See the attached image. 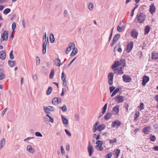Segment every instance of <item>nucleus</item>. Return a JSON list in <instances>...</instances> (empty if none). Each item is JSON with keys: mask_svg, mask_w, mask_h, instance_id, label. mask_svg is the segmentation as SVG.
Returning <instances> with one entry per match:
<instances>
[{"mask_svg": "<svg viewBox=\"0 0 158 158\" xmlns=\"http://www.w3.org/2000/svg\"><path fill=\"white\" fill-rule=\"evenodd\" d=\"M97 145L96 146V148L98 150L102 151L103 149V148L102 146L103 144V142L102 141L98 140L96 142Z\"/></svg>", "mask_w": 158, "mask_h": 158, "instance_id": "1", "label": "nucleus"}, {"mask_svg": "<svg viewBox=\"0 0 158 158\" xmlns=\"http://www.w3.org/2000/svg\"><path fill=\"white\" fill-rule=\"evenodd\" d=\"M114 76V74L112 72H110L108 74V83L110 85H112L113 84Z\"/></svg>", "mask_w": 158, "mask_h": 158, "instance_id": "2", "label": "nucleus"}, {"mask_svg": "<svg viewBox=\"0 0 158 158\" xmlns=\"http://www.w3.org/2000/svg\"><path fill=\"white\" fill-rule=\"evenodd\" d=\"M44 109L45 112L47 114L50 113L51 111H55V108L54 107L49 106L46 107H44Z\"/></svg>", "mask_w": 158, "mask_h": 158, "instance_id": "3", "label": "nucleus"}, {"mask_svg": "<svg viewBox=\"0 0 158 158\" xmlns=\"http://www.w3.org/2000/svg\"><path fill=\"white\" fill-rule=\"evenodd\" d=\"M124 100V98L122 96L120 95H118L115 98V102L117 103H121L123 102Z\"/></svg>", "mask_w": 158, "mask_h": 158, "instance_id": "4", "label": "nucleus"}, {"mask_svg": "<svg viewBox=\"0 0 158 158\" xmlns=\"http://www.w3.org/2000/svg\"><path fill=\"white\" fill-rule=\"evenodd\" d=\"M61 101V98H58L57 97H55L52 100V103L55 105H57L60 103Z\"/></svg>", "mask_w": 158, "mask_h": 158, "instance_id": "5", "label": "nucleus"}, {"mask_svg": "<svg viewBox=\"0 0 158 158\" xmlns=\"http://www.w3.org/2000/svg\"><path fill=\"white\" fill-rule=\"evenodd\" d=\"M138 32L137 30L135 29H133L132 30L131 32V35L132 38L135 39L137 38L138 35Z\"/></svg>", "mask_w": 158, "mask_h": 158, "instance_id": "6", "label": "nucleus"}, {"mask_svg": "<svg viewBox=\"0 0 158 158\" xmlns=\"http://www.w3.org/2000/svg\"><path fill=\"white\" fill-rule=\"evenodd\" d=\"M8 36V31H6L2 34L1 38L3 40L6 41L7 40Z\"/></svg>", "mask_w": 158, "mask_h": 158, "instance_id": "7", "label": "nucleus"}, {"mask_svg": "<svg viewBox=\"0 0 158 158\" xmlns=\"http://www.w3.org/2000/svg\"><path fill=\"white\" fill-rule=\"evenodd\" d=\"M75 45L73 43H70L69 45V47L67 48V49L65 51V53L66 54H68L69 52H70L72 50V48L73 47V48H75Z\"/></svg>", "mask_w": 158, "mask_h": 158, "instance_id": "8", "label": "nucleus"}, {"mask_svg": "<svg viewBox=\"0 0 158 158\" xmlns=\"http://www.w3.org/2000/svg\"><path fill=\"white\" fill-rule=\"evenodd\" d=\"M122 77L123 79V81L126 83L130 82L131 80V77L128 75H123Z\"/></svg>", "mask_w": 158, "mask_h": 158, "instance_id": "9", "label": "nucleus"}, {"mask_svg": "<svg viewBox=\"0 0 158 158\" xmlns=\"http://www.w3.org/2000/svg\"><path fill=\"white\" fill-rule=\"evenodd\" d=\"M123 67H121L118 68H117L116 69H114V73H116L118 74H123L124 73L123 71L122 70Z\"/></svg>", "mask_w": 158, "mask_h": 158, "instance_id": "10", "label": "nucleus"}, {"mask_svg": "<svg viewBox=\"0 0 158 158\" xmlns=\"http://www.w3.org/2000/svg\"><path fill=\"white\" fill-rule=\"evenodd\" d=\"M119 107L118 105H116L113 108L112 111V112L115 115L118 114L119 112Z\"/></svg>", "mask_w": 158, "mask_h": 158, "instance_id": "11", "label": "nucleus"}, {"mask_svg": "<svg viewBox=\"0 0 158 158\" xmlns=\"http://www.w3.org/2000/svg\"><path fill=\"white\" fill-rule=\"evenodd\" d=\"M149 78L147 76L144 75L143 79L142 84L143 85L145 86L146 83L149 81Z\"/></svg>", "mask_w": 158, "mask_h": 158, "instance_id": "12", "label": "nucleus"}, {"mask_svg": "<svg viewBox=\"0 0 158 158\" xmlns=\"http://www.w3.org/2000/svg\"><path fill=\"white\" fill-rule=\"evenodd\" d=\"M113 127H116L118 128L121 125V123L118 120L115 121H113L112 123Z\"/></svg>", "mask_w": 158, "mask_h": 158, "instance_id": "13", "label": "nucleus"}, {"mask_svg": "<svg viewBox=\"0 0 158 158\" xmlns=\"http://www.w3.org/2000/svg\"><path fill=\"white\" fill-rule=\"evenodd\" d=\"M133 47V42H130L128 43L127 48V52H129Z\"/></svg>", "mask_w": 158, "mask_h": 158, "instance_id": "14", "label": "nucleus"}, {"mask_svg": "<svg viewBox=\"0 0 158 158\" xmlns=\"http://www.w3.org/2000/svg\"><path fill=\"white\" fill-rule=\"evenodd\" d=\"M6 58V53L5 50H2L0 52V58L4 60Z\"/></svg>", "mask_w": 158, "mask_h": 158, "instance_id": "15", "label": "nucleus"}, {"mask_svg": "<svg viewBox=\"0 0 158 158\" xmlns=\"http://www.w3.org/2000/svg\"><path fill=\"white\" fill-rule=\"evenodd\" d=\"M88 151L89 156H91L94 152V149L92 146H88L87 148Z\"/></svg>", "mask_w": 158, "mask_h": 158, "instance_id": "16", "label": "nucleus"}, {"mask_svg": "<svg viewBox=\"0 0 158 158\" xmlns=\"http://www.w3.org/2000/svg\"><path fill=\"white\" fill-rule=\"evenodd\" d=\"M61 117L63 124L65 126H67L68 125V119L67 118H65L64 116L63 115H61Z\"/></svg>", "mask_w": 158, "mask_h": 158, "instance_id": "17", "label": "nucleus"}, {"mask_svg": "<svg viewBox=\"0 0 158 158\" xmlns=\"http://www.w3.org/2000/svg\"><path fill=\"white\" fill-rule=\"evenodd\" d=\"M151 130V127L148 126L145 127L143 129V132L145 134H148Z\"/></svg>", "mask_w": 158, "mask_h": 158, "instance_id": "18", "label": "nucleus"}, {"mask_svg": "<svg viewBox=\"0 0 158 158\" xmlns=\"http://www.w3.org/2000/svg\"><path fill=\"white\" fill-rule=\"evenodd\" d=\"M118 61H117L114 62L113 64L111 66V68L113 70L116 69L119 66Z\"/></svg>", "mask_w": 158, "mask_h": 158, "instance_id": "19", "label": "nucleus"}, {"mask_svg": "<svg viewBox=\"0 0 158 158\" xmlns=\"http://www.w3.org/2000/svg\"><path fill=\"white\" fill-rule=\"evenodd\" d=\"M144 20V17L143 13L139 15V23H142Z\"/></svg>", "mask_w": 158, "mask_h": 158, "instance_id": "20", "label": "nucleus"}, {"mask_svg": "<svg viewBox=\"0 0 158 158\" xmlns=\"http://www.w3.org/2000/svg\"><path fill=\"white\" fill-rule=\"evenodd\" d=\"M27 151L31 153H33L35 152L34 149L30 145H28L27 148Z\"/></svg>", "mask_w": 158, "mask_h": 158, "instance_id": "21", "label": "nucleus"}, {"mask_svg": "<svg viewBox=\"0 0 158 158\" xmlns=\"http://www.w3.org/2000/svg\"><path fill=\"white\" fill-rule=\"evenodd\" d=\"M156 8L153 4H151L150 6L149 11L153 14L155 11Z\"/></svg>", "mask_w": 158, "mask_h": 158, "instance_id": "22", "label": "nucleus"}, {"mask_svg": "<svg viewBox=\"0 0 158 158\" xmlns=\"http://www.w3.org/2000/svg\"><path fill=\"white\" fill-rule=\"evenodd\" d=\"M126 60L125 59H121L119 61H118L119 63V65H122L123 68L124 66H125Z\"/></svg>", "mask_w": 158, "mask_h": 158, "instance_id": "23", "label": "nucleus"}, {"mask_svg": "<svg viewBox=\"0 0 158 158\" xmlns=\"http://www.w3.org/2000/svg\"><path fill=\"white\" fill-rule=\"evenodd\" d=\"M106 127V126L104 124H102L98 126L97 127L98 131H101L104 130Z\"/></svg>", "mask_w": 158, "mask_h": 158, "instance_id": "24", "label": "nucleus"}, {"mask_svg": "<svg viewBox=\"0 0 158 158\" xmlns=\"http://www.w3.org/2000/svg\"><path fill=\"white\" fill-rule=\"evenodd\" d=\"M77 48H74L73 50L70 54V56H73L77 53Z\"/></svg>", "mask_w": 158, "mask_h": 158, "instance_id": "25", "label": "nucleus"}, {"mask_svg": "<svg viewBox=\"0 0 158 158\" xmlns=\"http://www.w3.org/2000/svg\"><path fill=\"white\" fill-rule=\"evenodd\" d=\"M120 150L118 149H117L116 150H114V153L113 154L116 156H115V155L114 156L115 158H118L119 155L120 153Z\"/></svg>", "mask_w": 158, "mask_h": 158, "instance_id": "26", "label": "nucleus"}, {"mask_svg": "<svg viewBox=\"0 0 158 158\" xmlns=\"http://www.w3.org/2000/svg\"><path fill=\"white\" fill-rule=\"evenodd\" d=\"M54 62L56 66L60 67L61 64V61L60 59L59 58H56Z\"/></svg>", "mask_w": 158, "mask_h": 158, "instance_id": "27", "label": "nucleus"}, {"mask_svg": "<svg viewBox=\"0 0 158 158\" xmlns=\"http://www.w3.org/2000/svg\"><path fill=\"white\" fill-rule=\"evenodd\" d=\"M150 30V27L148 25L145 27L144 29V34L146 35L148 33Z\"/></svg>", "mask_w": 158, "mask_h": 158, "instance_id": "28", "label": "nucleus"}, {"mask_svg": "<svg viewBox=\"0 0 158 158\" xmlns=\"http://www.w3.org/2000/svg\"><path fill=\"white\" fill-rule=\"evenodd\" d=\"M8 64L10 67H13L15 65L16 61L15 60L11 61L10 60H9L8 61Z\"/></svg>", "mask_w": 158, "mask_h": 158, "instance_id": "29", "label": "nucleus"}, {"mask_svg": "<svg viewBox=\"0 0 158 158\" xmlns=\"http://www.w3.org/2000/svg\"><path fill=\"white\" fill-rule=\"evenodd\" d=\"M48 44H45L44 43H43V50H42V53L43 54H44L46 52V47L47 45Z\"/></svg>", "mask_w": 158, "mask_h": 158, "instance_id": "30", "label": "nucleus"}, {"mask_svg": "<svg viewBox=\"0 0 158 158\" xmlns=\"http://www.w3.org/2000/svg\"><path fill=\"white\" fill-rule=\"evenodd\" d=\"M112 114L109 112H107L106 115L105 116V120H108L110 119V118L112 116Z\"/></svg>", "mask_w": 158, "mask_h": 158, "instance_id": "31", "label": "nucleus"}, {"mask_svg": "<svg viewBox=\"0 0 158 158\" xmlns=\"http://www.w3.org/2000/svg\"><path fill=\"white\" fill-rule=\"evenodd\" d=\"M152 59L156 60L158 59V53H152Z\"/></svg>", "mask_w": 158, "mask_h": 158, "instance_id": "32", "label": "nucleus"}, {"mask_svg": "<svg viewBox=\"0 0 158 158\" xmlns=\"http://www.w3.org/2000/svg\"><path fill=\"white\" fill-rule=\"evenodd\" d=\"M138 7V5L137 4V3L135 4V6L134 8L132 10L131 12V16L132 17L133 16L134 14V11L135 10L137 9Z\"/></svg>", "mask_w": 158, "mask_h": 158, "instance_id": "33", "label": "nucleus"}, {"mask_svg": "<svg viewBox=\"0 0 158 158\" xmlns=\"http://www.w3.org/2000/svg\"><path fill=\"white\" fill-rule=\"evenodd\" d=\"M107 103H106L105 104L104 106L103 107L102 109V113L103 114H104L106 111V110L107 107Z\"/></svg>", "mask_w": 158, "mask_h": 158, "instance_id": "34", "label": "nucleus"}, {"mask_svg": "<svg viewBox=\"0 0 158 158\" xmlns=\"http://www.w3.org/2000/svg\"><path fill=\"white\" fill-rule=\"evenodd\" d=\"M119 90V88H117L113 91L111 95V97H113L114 95H115L118 92Z\"/></svg>", "mask_w": 158, "mask_h": 158, "instance_id": "35", "label": "nucleus"}, {"mask_svg": "<svg viewBox=\"0 0 158 158\" xmlns=\"http://www.w3.org/2000/svg\"><path fill=\"white\" fill-rule=\"evenodd\" d=\"M52 88L51 87H49L48 88V89L46 92V94L47 95H49L51 94L52 91Z\"/></svg>", "mask_w": 158, "mask_h": 158, "instance_id": "36", "label": "nucleus"}, {"mask_svg": "<svg viewBox=\"0 0 158 158\" xmlns=\"http://www.w3.org/2000/svg\"><path fill=\"white\" fill-rule=\"evenodd\" d=\"M120 36V34H116L114 35L113 39L117 42Z\"/></svg>", "mask_w": 158, "mask_h": 158, "instance_id": "37", "label": "nucleus"}, {"mask_svg": "<svg viewBox=\"0 0 158 158\" xmlns=\"http://www.w3.org/2000/svg\"><path fill=\"white\" fill-rule=\"evenodd\" d=\"M59 108L61 109L64 112H65L67 110L66 106L65 105H63L62 107L59 106Z\"/></svg>", "mask_w": 158, "mask_h": 158, "instance_id": "38", "label": "nucleus"}, {"mask_svg": "<svg viewBox=\"0 0 158 158\" xmlns=\"http://www.w3.org/2000/svg\"><path fill=\"white\" fill-rule=\"evenodd\" d=\"M11 11L10 9L7 8L5 10L3 11V13L5 15H7Z\"/></svg>", "mask_w": 158, "mask_h": 158, "instance_id": "39", "label": "nucleus"}, {"mask_svg": "<svg viewBox=\"0 0 158 158\" xmlns=\"http://www.w3.org/2000/svg\"><path fill=\"white\" fill-rule=\"evenodd\" d=\"M54 70L53 69L51 71V72L50 73L49 78L50 79H52L53 78L54 75Z\"/></svg>", "mask_w": 158, "mask_h": 158, "instance_id": "40", "label": "nucleus"}, {"mask_svg": "<svg viewBox=\"0 0 158 158\" xmlns=\"http://www.w3.org/2000/svg\"><path fill=\"white\" fill-rule=\"evenodd\" d=\"M88 8L90 10H92L93 9L94 5L92 2H89L88 6Z\"/></svg>", "mask_w": 158, "mask_h": 158, "instance_id": "41", "label": "nucleus"}, {"mask_svg": "<svg viewBox=\"0 0 158 158\" xmlns=\"http://www.w3.org/2000/svg\"><path fill=\"white\" fill-rule=\"evenodd\" d=\"M150 139L151 141L154 142L156 140V138L155 136L154 135H151L150 136Z\"/></svg>", "mask_w": 158, "mask_h": 158, "instance_id": "42", "label": "nucleus"}, {"mask_svg": "<svg viewBox=\"0 0 158 158\" xmlns=\"http://www.w3.org/2000/svg\"><path fill=\"white\" fill-rule=\"evenodd\" d=\"M66 78V75L64 74V72H63L61 74V80L62 81H64Z\"/></svg>", "mask_w": 158, "mask_h": 158, "instance_id": "43", "label": "nucleus"}, {"mask_svg": "<svg viewBox=\"0 0 158 158\" xmlns=\"http://www.w3.org/2000/svg\"><path fill=\"white\" fill-rule=\"evenodd\" d=\"M43 43H44L46 44H48L49 42L48 40V38H47V40L46 38H43Z\"/></svg>", "mask_w": 158, "mask_h": 158, "instance_id": "44", "label": "nucleus"}, {"mask_svg": "<svg viewBox=\"0 0 158 158\" xmlns=\"http://www.w3.org/2000/svg\"><path fill=\"white\" fill-rule=\"evenodd\" d=\"M139 108H140L139 110H141L144 109V105L143 102H141Z\"/></svg>", "mask_w": 158, "mask_h": 158, "instance_id": "45", "label": "nucleus"}, {"mask_svg": "<svg viewBox=\"0 0 158 158\" xmlns=\"http://www.w3.org/2000/svg\"><path fill=\"white\" fill-rule=\"evenodd\" d=\"M5 143V140L4 138L2 139L0 141V145L4 146Z\"/></svg>", "mask_w": 158, "mask_h": 158, "instance_id": "46", "label": "nucleus"}, {"mask_svg": "<svg viewBox=\"0 0 158 158\" xmlns=\"http://www.w3.org/2000/svg\"><path fill=\"white\" fill-rule=\"evenodd\" d=\"M46 116L47 117H49V121L51 122L52 123H53L54 122V119L53 118H52L50 115L48 114H46Z\"/></svg>", "mask_w": 158, "mask_h": 158, "instance_id": "47", "label": "nucleus"}, {"mask_svg": "<svg viewBox=\"0 0 158 158\" xmlns=\"http://www.w3.org/2000/svg\"><path fill=\"white\" fill-rule=\"evenodd\" d=\"M5 77V75L2 73H0V80H3Z\"/></svg>", "mask_w": 158, "mask_h": 158, "instance_id": "48", "label": "nucleus"}, {"mask_svg": "<svg viewBox=\"0 0 158 158\" xmlns=\"http://www.w3.org/2000/svg\"><path fill=\"white\" fill-rule=\"evenodd\" d=\"M117 30L118 32H121L123 30V28L122 26L120 27L119 26L117 27Z\"/></svg>", "mask_w": 158, "mask_h": 158, "instance_id": "49", "label": "nucleus"}, {"mask_svg": "<svg viewBox=\"0 0 158 158\" xmlns=\"http://www.w3.org/2000/svg\"><path fill=\"white\" fill-rule=\"evenodd\" d=\"M10 58L11 59H13L14 58V56L13 54V50H12L10 52L9 54Z\"/></svg>", "mask_w": 158, "mask_h": 158, "instance_id": "50", "label": "nucleus"}, {"mask_svg": "<svg viewBox=\"0 0 158 158\" xmlns=\"http://www.w3.org/2000/svg\"><path fill=\"white\" fill-rule=\"evenodd\" d=\"M35 135L37 137H42V134L39 132H36L35 133Z\"/></svg>", "mask_w": 158, "mask_h": 158, "instance_id": "51", "label": "nucleus"}, {"mask_svg": "<svg viewBox=\"0 0 158 158\" xmlns=\"http://www.w3.org/2000/svg\"><path fill=\"white\" fill-rule=\"evenodd\" d=\"M16 26V23H13L12 25V28L13 30V33H14V30L15 29Z\"/></svg>", "mask_w": 158, "mask_h": 158, "instance_id": "52", "label": "nucleus"}, {"mask_svg": "<svg viewBox=\"0 0 158 158\" xmlns=\"http://www.w3.org/2000/svg\"><path fill=\"white\" fill-rule=\"evenodd\" d=\"M109 141H110V144H111L113 143L114 142L116 143L117 142V140L116 138H115V139H112V140L110 139V140H109Z\"/></svg>", "mask_w": 158, "mask_h": 158, "instance_id": "53", "label": "nucleus"}, {"mask_svg": "<svg viewBox=\"0 0 158 158\" xmlns=\"http://www.w3.org/2000/svg\"><path fill=\"white\" fill-rule=\"evenodd\" d=\"M36 65H38L40 63V59L39 57L37 56L36 57Z\"/></svg>", "mask_w": 158, "mask_h": 158, "instance_id": "54", "label": "nucleus"}, {"mask_svg": "<svg viewBox=\"0 0 158 158\" xmlns=\"http://www.w3.org/2000/svg\"><path fill=\"white\" fill-rule=\"evenodd\" d=\"M115 89V87L114 86H110L109 88L110 92L112 93Z\"/></svg>", "mask_w": 158, "mask_h": 158, "instance_id": "55", "label": "nucleus"}, {"mask_svg": "<svg viewBox=\"0 0 158 158\" xmlns=\"http://www.w3.org/2000/svg\"><path fill=\"white\" fill-rule=\"evenodd\" d=\"M65 131L66 133V134L69 136H71V134L70 132L69 131L66 129L65 130Z\"/></svg>", "mask_w": 158, "mask_h": 158, "instance_id": "56", "label": "nucleus"}, {"mask_svg": "<svg viewBox=\"0 0 158 158\" xmlns=\"http://www.w3.org/2000/svg\"><path fill=\"white\" fill-rule=\"evenodd\" d=\"M50 41L51 43H53L55 42V39L54 36L50 37Z\"/></svg>", "mask_w": 158, "mask_h": 158, "instance_id": "57", "label": "nucleus"}, {"mask_svg": "<svg viewBox=\"0 0 158 158\" xmlns=\"http://www.w3.org/2000/svg\"><path fill=\"white\" fill-rule=\"evenodd\" d=\"M32 78L34 81H36L37 79V76L35 74H34L32 75Z\"/></svg>", "mask_w": 158, "mask_h": 158, "instance_id": "58", "label": "nucleus"}, {"mask_svg": "<svg viewBox=\"0 0 158 158\" xmlns=\"http://www.w3.org/2000/svg\"><path fill=\"white\" fill-rule=\"evenodd\" d=\"M63 90L64 92H66L68 90V87L67 86H64V88L62 89V90Z\"/></svg>", "mask_w": 158, "mask_h": 158, "instance_id": "59", "label": "nucleus"}, {"mask_svg": "<svg viewBox=\"0 0 158 158\" xmlns=\"http://www.w3.org/2000/svg\"><path fill=\"white\" fill-rule=\"evenodd\" d=\"M61 153L62 155H64L65 153V152L64 150V149L63 147V146H61Z\"/></svg>", "mask_w": 158, "mask_h": 158, "instance_id": "60", "label": "nucleus"}, {"mask_svg": "<svg viewBox=\"0 0 158 158\" xmlns=\"http://www.w3.org/2000/svg\"><path fill=\"white\" fill-rule=\"evenodd\" d=\"M76 58H77L76 57H75L70 62V63L68 65V67H69L71 65V64H72V63L74 62V61L76 59Z\"/></svg>", "mask_w": 158, "mask_h": 158, "instance_id": "61", "label": "nucleus"}, {"mask_svg": "<svg viewBox=\"0 0 158 158\" xmlns=\"http://www.w3.org/2000/svg\"><path fill=\"white\" fill-rule=\"evenodd\" d=\"M138 21V13L137 14L136 18L134 20V22H135L137 23Z\"/></svg>", "mask_w": 158, "mask_h": 158, "instance_id": "62", "label": "nucleus"}, {"mask_svg": "<svg viewBox=\"0 0 158 158\" xmlns=\"http://www.w3.org/2000/svg\"><path fill=\"white\" fill-rule=\"evenodd\" d=\"M112 156V153L111 152L110 153L107 154L106 155V158H111Z\"/></svg>", "mask_w": 158, "mask_h": 158, "instance_id": "63", "label": "nucleus"}, {"mask_svg": "<svg viewBox=\"0 0 158 158\" xmlns=\"http://www.w3.org/2000/svg\"><path fill=\"white\" fill-rule=\"evenodd\" d=\"M75 118L76 120L78 121L79 119V116L78 114H77L75 115Z\"/></svg>", "mask_w": 158, "mask_h": 158, "instance_id": "64", "label": "nucleus"}]
</instances>
